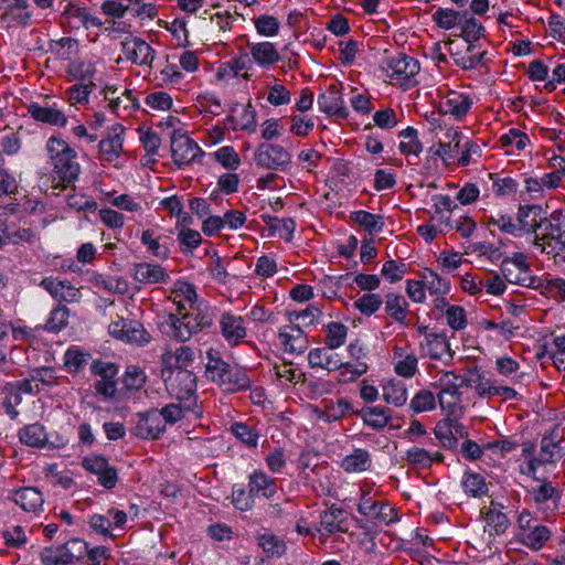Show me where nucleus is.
Wrapping results in <instances>:
<instances>
[{"instance_id": "obj_49", "label": "nucleus", "mask_w": 565, "mask_h": 565, "mask_svg": "<svg viewBox=\"0 0 565 565\" xmlns=\"http://www.w3.org/2000/svg\"><path fill=\"white\" fill-rule=\"evenodd\" d=\"M88 544L81 539H72L60 545V552H63L65 565H71L74 561L82 559L87 553Z\"/></svg>"}, {"instance_id": "obj_41", "label": "nucleus", "mask_w": 565, "mask_h": 565, "mask_svg": "<svg viewBox=\"0 0 565 565\" xmlns=\"http://www.w3.org/2000/svg\"><path fill=\"white\" fill-rule=\"evenodd\" d=\"M100 94L104 96V99L108 102V107L113 111H117L120 105L124 103L122 96L126 97L127 102L130 103V105L125 104L124 108L138 107L137 99L132 96V93L128 89H124L122 92H119L118 88L113 86H105V88L100 92Z\"/></svg>"}, {"instance_id": "obj_17", "label": "nucleus", "mask_w": 565, "mask_h": 565, "mask_svg": "<svg viewBox=\"0 0 565 565\" xmlns=\"http://www.w3.org/2000/svg\"><path fill=\"white\" fill-rule=\"evenodd\" d=\"M220 329L224 339L231 345H237L246 337L244 319L231 312H224L220 319Z\"/></svg>"}, {"instance_id": "obj_24", "label": "nucleus", "mask_w": 565, "mask_h": 565, "mask_svg": "<svg viewBox=\"0 0 565 565\" xmlns=\"http://www.w3.org/2000/svg\"><path fill=\"white\" fill-rule=\"evenodd\" d=\"M465 384L469 385V381L452 371L440 370L434 375L431 386L438 390V393H456L460 392Z\"/></svg>"}, {"instance_id": "obj_11", "label": "nucleus", "mask_w": 565, "mask_h": 565, "mask_svg": "<svg viewBox=\"0 0 565 565\" xmlns=\"http://www.w3.org/2000/svg\"><path fill=\"white\" fill-rule=\"evenodd\" d=\"M358 511L360 514L370 516L386 525L398 521V515L394 508L382 501H373L365 494L362 495L358 504Z\"/></svg>"}, {"instance_id": "obj_2", "label": "nucleus", "mask_w": 565, "mask_h": 565, "mask_svg": "<svg viewBox=\"0 0 565 565\" xmlns=\"http://www.w3.org/2000/svg\"><path fill=\"white\" fill-rule=\"evenodd\" d=\"M207 306L200 299L196 287L179 280V341H188L192 335L209 327L212 322L206 312Z\"/></svg>"}, {"instance_id": "obj_64", "label": "nucleus", "mask_w": 565, "mask_h": 565, "mask_svg": "<svg viewBox=\"0 0 565 565\" xmlns=\"http://www.w3.org/2000/svg\"><path fill=\"white\" fill-rule=\"evenodd\" d=\"M147 381L146 373L137 365H128L125 372L124 385L128 390H140Z\"/></svg>"}, {"instance_id": "obj_3", "label": "nucleus", "mask_w": 565, "mask_h": 565, "mask_svg": "<svg viewBox=\"0 0 565 565\" xmlns=\"http://www.w3.org/2000/svg\"><path fill=\"white\" fill-rule=\"evenodd\" d=\"M205 374L211 382L231 393L248 390L252 385V381L242 367L232 366L214 350L207 352Z\"/></svg>"}, {"instance_id": "obj_19", "label": "nucleus", "mask_w": 565, "mask_h": 565, "mask_svg": "<svg viewBox=\"0 0 565 565\" xmlns=\"http://www.w3.org/2000/svg\"><path fill=\"white\" fill-rule=\"evenodd\" d=\"M286 352L301 354L308 348V339L299 326H286L278 333Z\"/></svg>"}, {"instance_id": "obj_56", "label": "nucleus", "mask_w": 565, "mask_h": 565, "mask_svg": "<svg viewBox=\"0 0 565 565\" xmlns=\"http://www.w3.org/2000/svg\"><path fill=\"white\" fill-rule=\"evenodd\" d=\"M177 369V355L171 348H168L161 355V371L160 375L163 382L169 388V385L173 388V375Z\"/></svg>"}, {"instance_id": "obj_36", "label": "nucleus", "mask_w": 565, "mask_h": 565, "mask_svg": "<svg viewBox=\"0 0 565 565\" xmlns=\"http://www.w3.org/2000/svg\"><path fill=\"white\" fill-rule=\"evenodd\" d=\"M226 122L232 127L233 130H243L248 134L256 131V111L250 103L245 105L237 118L234 116H227Z\"/></svg>"}, {"instance_id": "obj_20", "label": "nucleus", "mask_w": 565, "mask_h": 565, "mask_svg": "<svg viewBox=\"0 0 565 565\" xmlns=\"http://www.w3.org/2000/svg\"><path fill=\"white\" fill-rule=\"evenodd\" d=\"M28 111L34 120L51 126L64 127L67 122V118L61 109L47 104L31 103L28 105Z\"/></svg>"}, {"instance_id": "obj_21", "label": "nucleus", "mask_w": 565, "mask_h": 565, "mask_svg": "<svg viewBox=\"0 0 565 565\" xmlns=\"http://www.w3.org/2000/svg\"><path fill=\"white\" fill-rule=\"evenodd\" d=\"M472 105L471 98L459 92H449L440 102L444 114H449L457 119L463 118Z\"/></svg>"}, {"instance_id": "obj_31", "label": "nucleus", "mask_w": 565, "mask_h": 565, "mask_svg": "<svg viewBox=\"0 0 565 565\" xmlns=\"http://www.w3.org/2000/svg\"><path fill=\"white\" fill-rule=\"evenodd\" d=\"M18 436L22 444L34 448H44L47 441V433L39 423L25 425L19 430Z\"/></svg>"}, {"instance_id": "obj_23", "label": "nucleus", "mask_w": 565, "mask_h": 565, "mask_svg": "<svg viewBox=\"0 0 565 565\" xmlns=\"http://www.w3.org/2000/svg\"><path fill=\"white\" fill-rule=\"evenodd\" d=\"M331 350L332 349H329L328 345L312 349L308 353L309 365L311 367H320L327 370L328 372L335 371L337 367L342 366V362L338 358V354L331 353Z\"/></svg>"}, {"instance_id": "obj_61", "label": "nucleus", "mask_w": 565, "mask_h": 565, "mask_svg": "<svg viewBox=\"0 0 565 565\" xmlns=\"http://www.w3.org/2000/svg\"><path fill=\"white\" fill-rule=\"evenodd\" d=\"M3 394L2 406L10 418L15 419L19 416L17 407L22 403V396L19 394V390L8 385L3 388Z\"/></svg>"}, {"instance_id": "obj_13", "label": "nucleus", "mask_w": 565, "mask_h": 565, "mask_svg": "<svg viewBox=\"0 0 565 565\" xmlns=\"http://www.w3.org/2000/svg\"><path fill=\"white\" fill-rule=\"evenodd\" d=\"M420 348L433 360H445L448 363L454 359V351L444 333H426Z\"/></svg>"}, {"instance_id": "obj_51", "label": "nucleus", "mask_w": 565, "mask_h": 565, "mask_svg": "<svg viewBox=\"0 0 565 565\" xmlns=\"http://www.w3.org/2000/svg\"><path fill=\"white\" fill-rule=\"evenodd\" d=\"M551 537V531L545 525L534 524L533 529L523 534L522 542L527 547L539 551Z\"/></svg>"}, {"instance_id": "obj_18", "label": "nucleus", "mask_w": 565, "mask_h": 565, "mask_svg": "<svg viewBox=\"0 0 565 565\" xmlns=\"http://www.w3.org/2000/svg\"><path fill=\"white\" fill-rule=\"evenodd\" d=\"M317 103L319 109L329 116L348 117L342 95L334 85L329 86L324 93L320 94Z\"/></svg>"}, {"instance_id": "obj_12", "label": "nucleus", "mask_w": 565, "mask_h": 565, "mask_svg": "<svg viewBox=\"0 0 565 565\" xmlns=\"http://www.w3.org/2000/svg\"><path fill=\"white\" fill-rule=\"evenodd\" d=\"M121 51L127 60L137 65H150L153 61V50L143 40L128 35L121 42Z\"/></svg>"}, {"instance_id": "obj_42", "label": "nucleus", "mask_w": 565, "mask_h": 565, "mask_svg": "<svg viewBox=\"0 0 565 565\" xmlns=\"http://www.w3.org/2000/svg\"><path fill=\"white\" fill-rule=\"evenodd\" d=\"M465 492L473 498H481L488 493V484L482 475L466 472L461 480Z\"/></svg>"}, {"instance_id": "obj_1", "label": "nucleus", "mask_w": 565, "mask_h": 565, "mask_svg": "<svg viewBox=\"0 0 565 565\" xmlns=\"http://www.w3.org/2000/svg\"><path fill=\"white\" fill-rule=\"evenodd\" d=\"M202 364L201 351L191 345L179 347V381L184 383L185 396L179 395V423L186 420L189 424L201 417V408L198 405L195 390V369Z\"/></svg>"}, {"instance_id": "obj_15", "label": "nucleus", "mask_w": 565, "mask_h": 565, "mask_svg": "<svg viewBox=\"0 0 565 565\" xmlns=\"http://www.w3.org/2000/svg\"><path fill=\"white\" fill-rule=\"evenodd\" d=\"M43 287L55 300L65 302H78L82 294L78 288L72 286L67 280H58L54 277H46L41 282Z\"/></svg>"}, {"instance_id": "obj_57", "label": "nucleus", "mask_w": 565, "mask_h": 565, "mask_svg": "<svg viewBox=\"0 0 565 565\" xmlns=\"http://www.w3.org/2000/svg\"><path fill=\"white\" fill-rule=\"evenodd\" d=\"M94 86L95 84L92 81L88 83H78L71 86L66 90L67 100L73 106L88 103V97Z\"/></svg>"}, {"instance_id": "obj_45", "label": "nucleus", "mask_w": 565, "mask_h": 565, "mask_svg": "<svg viewBox=\"0 0 565 565\" xmlns=\"http://www.w3.org/2000/svg\"><path fill=\"white\" fill-rule=\"evenodd\" d=\"M350 218L369 233H379L384 227L383 217L370 212L360 210L351 213Z\"/></svg>"}, {"instance_id": "obj_25", "label": "nucleus", "mask_w": 565, "mask_h": 565, "mask_svg": "<svg viewBox=\"0 0 565 565\" xmlns=\"http://www.w3.org/2000/svg\"><path fill=\"white\" fill-rule=\"evenodd\" d=\"M562 437L554 433L543 436L540 444V454L537 456L539 462L546 465L558 461L564 456L562 447L559 446Z\"/></svg>"}, {"instance_id": "obj_44", "label": "nucleus", "mask_w": 565, "mask_h": 565, "mask_svg": "<svg viewBox=\"0 0 565 565\" xmlns=\"http://www.w3.org/2000/svg\"><path fill=\"white\" fill-rule=\"evenodd\" d=\"M49 51L57 58L68 61L78 53V42L72 38L53 40L49 44Z\"/></svg>"}, {"instance_id": "obj_16", "label": "nucleus", "mask_w": 565, "mask_h": 565, "mask_svg": "<svg viewBox=\"0 0 565 565\" xmlns=\"http://www.w3.org/2000/svg\"><path fill=\"white\" fill-rule=\"evenodd\" d=\"M9 500L13 501L25 512H38L42 509L44 498L35 487H23L9 492Z\"/></svg>"}, {"instance_id": "obj_58", "label": "nucleus", "mask_w": 565, "mask_h": 565, "mask_svg": "<svg viewBox=\"0 0 565 565\" xmlns=\"http://www.w3.org/2000/svg\"><path fill=\"white\" fill-rule=\"evenodd\" d=\"M425 287L431 292L436 295H445L450 290L449 281L439 276L431 269H427V271L423 276Z\"/></svg>"}, {"instance_id": "obj_47", "label": "nucleus", "mask_w": 565, "mask_h": 565, "mask_svg": "<svg viewBox=\"0 0 565 565\" xmlns=\"http://www.w3.org/2000/svg\"><path fill=\"white\" fill-rule=\"evenodd\" d=\"M383 399L394 406H402L407 401V390L405 383L401 381H390L383 386Z\"/></svg>"}, {"instance_id": "obj_55", "label": "nucleus", "mask_w": 565, "mask_h": 565, "mask_svg": "<svg viewBox=\"0 0 565 565\" xmlns=\"http://www.w3.org/2000/svg\"><path fill=\"white\" fill-rule=\"evenodd\" d=\"M70 310L65 306L54 308L44 324V329L50 332H60L67 324Z\"/></svg>"}, {"instance_id": "obj_60", "label": "nucleus", "mask_w": 565, "mask_h": 565, "mask_svg": "<svg viewBox=\"0 0 565 565\" xmlns=\"http://www.w3.org/2000/svg\"><path fill=\"white\" fill-rule=\"evenodd\" d=\"M95 67L89 62L74 61L68 64L67 73L81 83H88L95 74Z\"/></svg>"}, {"instance_id": "obj_38", "label": "nucleus", "mask_w": 565, "mask_h": 565, "mask_svg": "<svg viewBox=\"0 0 565 565\" xmlns=\"http://www.w3.org/2000/svg\"><path fill=\"white\" fill-rule=\"evenodd\" d=\"M345 512L341 508L332 505L330 509L323 511L320 515V526L327 534L337 532H344L342 523L345 520Z\"/></svg>"}, {"instance_id": "obj_7", "label": "nucleus", "mask_w": 565, "mask_h": 565, "mask_svg": "<svg viewBox=\"0 0 565 565\" xmlns=\"http://www.w3.org/2000/svg\"><path fill=\"white\" fill-rule=\"evenodd\" d=\"M555 243L561 249L565 247V209L554 211L541 223V235H535V245L546 250V245Z\"/></svg>"}, {"instance_id": "obj_4", "label": "nucleus", "mask_w": 565, "mask_h": 565, "mask_svg": "<svg viewBox=\"0 0 565 565\" xmlns=\"http://www.w3.org/2000/svg\"><path fill=\"white\" fill-rule=\"evenodd\" d=\"M46 152L53 171L63 183H72L77 180L81 166L77 161L76 151L68 143L56 136L46 141Z\"/></svg>"}, {"instance_id": "obj_28", "label": "nucleus", "mask_w": 565, "mask_h": 565, "mask_svg": "<svg viewBox=\"0 0 565 565\" xmlns=\"http://www.w3.org/2000/svg\"><path fill=\"white\" fill-rule=\"evenodd\" d=\"M391 409L384 406H366L356 413L365 425L372 427L373 429H382L384 428L391 417Z\"/></svg>"}, {"instance_id": "obj_5", "label": "nucleus", "mask_w": 565, "mask_h": 565, "mask_svg": "<svg viewBox=\"0 0 565 565\" xmlns=\"http://www.w3.org/2000/svg\"><path fill=\"white\" fill-rule=\"evenodd\" d=\"M177 405L169 404L158 409H150L138 414V422L134 428V434L143 439H157L164 430L166 424H174Z\"/></svg>"}, {"instance_id": "obj_35", "label": "nucleus", "mask_w": 565, "mask_h": 565, "mask_svg": "<svg viewBox=\"0 0 565 565\" xmlns=\"http://www.w3.org/2000/svg\"><path fill=\"white\" fill-rule=\"evenodd\" d=\"M385 311L397 323L407 326L408 302L402 295L390 292L385 297Z\"/></svg>"}, {"instance_id": "obj_34", "label": "nucleus", "mask_w": 565, "mask_h": 565, "mask_svg": "<svg viewBox=\"0 0 565 565\" xmlns=\"http://www.w3.org/2000/svg\"><path fill=\"white\" fill-rule=\"evenodd\" d=\"M445 141L439 143L437 154L445 161L457 160L461 149V134L457 130L449 129L445 134Z\"/></svg>"}, {"instance_id": "obj_27", "label": "nucleus", "mask_w": 565, "mask_h": 565, "mask_svg": "<svg viewBox=\"0 0 565 565\" xmlns=\"http://www.w3.org/2000/svg\"><path fill=\"white\" fill-rule=\"evenodd\" d=\"M351 409V403L345 398H340L335 403L324 401L323 407L316 408L318 419L324 423H332L343 418Z\"/></svg>"}, {"instance_id": "obj_33", "label": "nucleus", "mask_w": 565, "mask_h": 565, "mask_svg": "<svg viewBox=\"0 0 565 565\" xmlns=\"http://www.w3.org/2000/svg\"><path fill=\"white\" fill-rule=\"evenodd\" d=\"M132 275L141 284H157L164 281L167 277L161 266L148 263L136 264Z\"/></svg>"}, {"instance_id": "obj_46", "label": "nucleus", "mask_w": 565, "mask_h": 565, "mask_svg": "<svg viewBox=\"0 0 565 565\" xmlns=\"http://www.w3.org/2000/svg\"><path fill=\"white\" fill-rule=\"evenodd\" d=\"M257 543L268 557H280L286 552V543L270 532L259 534Z\"/></svg>"}, {"instance_id": "obj_26", "label": "nucleus", "mask_w": 565, "mask_h": 565, "mask_svg": "<svg viewBox=\"0 0 565 565\" xmlns=\"http://www.w3.org/2000/svg\"><path fill=\"white\" fill-rule=\"evenodd\" d=\"M480 514L486 521V527L489 529L490 535L502 534L510 525L508 516L495 508L494 502H491L490 507H483Z\"/></svg>"}, {"instance_id": "obj_50", "label": "nucleus", "mask_w": 565, "mask_h": 565, "mask_svg": "<svg viewBox=\"0 0 565 565\" xmlns=\"http://www.w3.org/2000/svg\"><path fill=\"white\" fill-rule=\"evenodd\" d=\"M399 138H402L401 143L398 145V149L403 154L409 156H418L423 146L417 137V130L413 127H407L406 129L399 131Z\"/></svg>"}, {"instance_id": "obj_48", "label": "nucleus", "mask_w": 565, "mask_h": 565, "mask_svg": "<svg viewBox=\"0 0 565 565\" xmlns=\"http://www.w3.org/2000/svg\"><path fill=\"white\" fill-rule=\"evenodd\" d=\"M230 431L246 447H257L259 434L253 426L246 423L235 422L231 425Z\"/></svg>"}, {"instance_id": "obj_9", "label": "nucleus", "mask_w": 565, "mask_h": 565, "mask_svg": "<svg viewBox=\"0 0 565 565\" xmlns=\"http://www.w3.org/2000/svg\"><path fill=\"white\" fill-rule=\"evenodd\" d=\"M82 466L85 470L97 476L98 483L105 489H113L118 481V473L108 460L99 455H90L83 459Z\"/></svg>"}, {"instance_id": "obj_40", "label": "nucleus", "mask_w": 565, "mask_h": 565, "mask_svg": "<svg viewBox=\"0 0 565 565\" xmlns=\"http://www.w3.org/2000/svg\"><path fill=\"white\" fill-rule=\"evenodd\" d=\"M203 152L199 145L189 137V132L179 129V166L194 161Z\"/></svg>"}, {"instance_id": "obj_14", "label": "nucleus", "mask_w": 565, "mask_h": 565, "mask_svg": "<svg viewBox=\"0 0 565 565\" xmlns=\"http://www.w3.org/2000/svg\"><path fill=\"white\" fill-rule=\"evenodd\" d=\"M541 214L540 205H521L515 221L516 235H522V233L541 235V223L544 220Z\"/></svg>"}, {"instance_id": "obj_52", "label": "nucleus", "mask_w": 565, "mask_h": 565, "mask_svg": "<svg viewBox=\"0 0 565 565\" xmlns=\"http://www.w3.org/2000/svg\"><path fill=\"white\" fill-rule=\"evenodd\" d=\"M347 335V326L340 322H330L326 327V345L329 349H338L344 344Z\"/></svg>"}, {"instance_id": "obj_54", "label": "nucleus", "mask_w": 565, "mask_h": 565, "mask_svg": "<svg viewBox=\"0 0 565 565\" xmlns=\"http://www.w3.org/2000/svg\"><path fill=\"white\" fill-rule=\"evenodd\" d=\"M382 305V297L372 292H365L354 301V307L364 316L375 313Z\"/></svg>"}, {"instance_id": "obj_10", "label": "nucleus", "mask_w": 565, "mask_h": 565, "mask_svg": "<svg viewBox=\"0 0 565 565\" xmlns=\"http://www.w3.org/2000/svg\"><path fill=\"white\" fill-rule=\"evenodd\" d=\"M255 161L269 170H282L290 162V154L281 146L262 143L255 151Z\"/></svg>"}, {"instance_id": "obj_59", "label": "nucleus", "mask_w": 565, "mask_h": 565, "mask_svg": "<svg viewBox=\"0 0 565 565\" xmlns=\"http://www.w3.org/2000/svg\"><path fill=\"white\" fill-rule=\"evenodd\" d=\"M436 438L445 448L452 449L457 446V438L454 437L451 418H445L437 423L435 429Z\"/></svg>"}, {"instance_id": "obj_43", "label": "nucleus", "mask_w": 565, "mask_h": 565, "mask_svg": "<svg viewBox=\"0 0 565 565\" xmlns=\"http://www.w3.org/2000/svg\"><path fill=\"white\" fill-rule=\"evenodd\" d=\"M367 364L365 361L359 362H342V366L337 367L338 374L335 380L339 383H352L356 381L360 376L367 372Z\"/></svg>"}, {"instance_id": "obj_30", "label": "nucleus", "mask_w": 565, "mask_h": 565, "mask_svg": "<svg viewBox=\"0 0 565 565\" xmlns=\"http://www.w3.org/2000/svg\"><path fill=\"white\" fill-rule=\"evenodd\" d=\"M248 47L253 60L260 66H269L280 60V55L276 46L270 42H248Z\"/></svg>"}, {"instance_id": "obj_39", "label": "nucleus", "mask_w": 565, "mask_h": 565, "mask_svg": "<svg viewBox=\"0 0 565 565\" xmlns=\"http://www.w3.org/2000/svg\"><path fill=\"white\" fill-rule=\"evenodd\" d=\"M443 458L440 452H429L419 447L409 448L405 455V459L408 463L422 469L431 467L433 462L441 461Z\"/></svg>"}, {"instance_id": "obj_62", "label": "nucleus", "mask_w": 565, "mask_h": 565, "mask_svg": "<svg viewBox=\"0 0 565 565\" xmlns=\"http://www.w3.org/2000/svg\"><path fill=\"white\" fill-rule=\"evenodd\" d=\"M409 406L415 413L431 411L436 406V397L430 391L422 390L412 398Z\"/></svg>"}, {"instance_id": "obj_53", "label": "nucleus", "mask_w": 565, "mask_h": 565, "mask_svg": "<svg viewBox=\"0 0 565 565\" xmlns=\"http://www.w3.org/2000/svg\"><path fill=\"white\" fill-rule=\"evenodd\" d=\"M263 221L270 230L279 232L285 239L289 241L292 237L296 228L292 218H279L277 216L264 215Z\"/></svg>"}, {"instance_id": "obj_63", "label": "nucleus", "mask_w": 565, "mask_h": 565, "mask_svg": "<svg viewBox=\"0 0 565 565\" xmlns=\"http://www.w3.org/2000/svg\"><path fill=\"white\" fill-rule=\"evenodd\" d=\"M89 354L77 348H70L64 354V365L71 372H78L87 363Z\"/></svg>"}, {"instance_id": "obj_6", "label": "nucleus", "mask_w": 565, "mask_h": 565, "mask_svg": "<svg viewBox=\"0 0 565 565\" xmlns=\"http://www.w3.org/2000/svg\"><path fill=\"white\" fill-rule=\"evenodd\" d=\"M500 270L504 279L510 284L520 285L531 289H539L542 286L541 278L531 274L526 256L515 253L501 262Z\"/></svg>"}, {"instance_id": "obj_22", "label": "nucleus", "mask_w": 565, "mask_h": 565, "mask_svg": "<svg viewBox=\"0 0 565 565\" xmlns=\"http://www.w3.org/2000/svg\"><path fill=\"white\" fill-rule=\"evenodd\" d=\"M386 64L387 70L392 71V76L401 78H408L419 72V63L415 58L403 53L391 56Z\"/></svg>"}, {"instance_id": "obj_32", "label": "nucleus", "mask_w": 565, "mask_h": 565, "mask_svg": "<svg viewBox=\"0 0 565 565\" xmlns=\"http://www.w3.org/2000/svg\"><path fill=\"white\" fill-rule=\"evenodd\" d=\"M248 489L253 495L269 499L276 493V482L263 471H255L249 477Z\"/></svg>"}, {"instance_id": "obj_37", "label": "nucleus", "mask_w": 565, "mask_h": 565, "mask_svg": "<svg viewBox=\"0 0 565 565\" xmlns=\"http://www.w3.org/2000/svg\"><path fill=\"white\" fill-rule=\"evenodd\" d=\"M371 455L365 449H354L350 455H347L341 461V468L349 473L363 472L371 467Z\"/></svg>"}, {"instance_id": "obj_29", "label": "nucleus", "mask_w": 565, "mask_h": 565, "mask_svg": "<svg viewBox=\"0 0 565 565\" xmlns=\"http://www.w3.org/2000/svg\"><path fill=\"white\" fill-rule=\"evenodd\" d=\"M121 132V127L114 128L113 132L99 141L98 148L102 159L111 162L119 157L122 150Z\"/></svg>"}, {"instance_id": "obj_8", "label": "nucleus", "mask_w": 565, "mask_h": 565, "mask_svg": "<svg viewBox=\"0 0 565 565\" xmlns=\"http://www.w3.org/2000/svg\"><path fill=\"white\" fill-rule=\"evenodd\" d=\"M108 332L111 337L130 344L145 345L151 340L150 334L139 321L124 318L111 321Z\"/></svg>"}]
</instances>
